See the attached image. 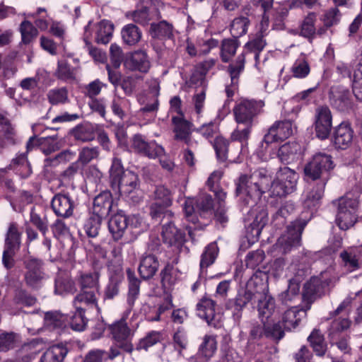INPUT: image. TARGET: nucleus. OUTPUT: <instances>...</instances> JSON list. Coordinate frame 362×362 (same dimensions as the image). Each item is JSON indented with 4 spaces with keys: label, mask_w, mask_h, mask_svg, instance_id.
<instances>
[{
    "label": "nucleus",
    "mask_w": 362,
    "mask_h": 362,
    "mask_svg": "<svg viewBox=\"0 0 362 362\" xmlns=\"http://www.w3.org/2000/svg\"><path fill=\"white\" fill-rule=\"evenodd\" d=\"M51 207L57 216L66 218L73 215L75 204L70 196L59 193L52 198Z\"/></svg>",
    "instance_id": "5701e85b"
},
{
    "label": "nucleus",
    "mask_w": 362,
    "mask_h": 362,
    "mask_svg": "<svg viewBox=\"0 0 362 362\" xmlns=\"http://www.w3.org/2000/svg\"><path fill=\"white\" fill-rule=\"evenodd\" d=\"M100 155L99 148L97 146H84L79 150L78 160L79 164L86 165L93 160L97 159Z\"/></svg>",
    "instance_id": "69168bd1"
},
{
    "label": "nucleus",
    "mask_w": 362,
    "mask_h": 362,
    "mask_svg": "<svg viewBox=\"0 0 362 362\" xmlns=\"http://www.w3.org/2000/svg\"><path fill=\"white\" fill-rule=\"evenodd\" d=\"M272 182V177L265 169H259L250 175L241 174L235 181V192L240 204L243 206L255 204Z\"/></svg>",
    "instance_id": "f257e3e1"
},
{
    "label": "nucleus",
    "mask_w": 362,
    "mask_h": 362,
    "mask_svg": "<svg viewBox=\"0 0 362 362\" xmlns=\"http://www.w3.org/2000/svg\"><path fill=\"white\" fill-rule=\"evenodd\" d=\"M132 148L134 151L149 158H155L164 154V148L155 142H148L144 136L137 134L132 139Z\"/></svg>",
    "instance_id": "f3484780"
},
{
    "label": "nucleus",
    "mask_w": 362,
    "mask_h": 362,
    "mask_svg": "<svg viewBox=\"0 0 362 362\" xmlns=\"http://www.w3.org/2000/svg\"><path fill=\"white\" fill-rule=\"evenodd\" d=\"M124 66L131 71L147 74L151 67V63L146 51L139 49L127 54Z\"/></svg>",
    "instance_id": "4468645a"
},
{
    "label": "nucleus",
    "mask_w": 362,
    "mask_h": 362,
    "mask_svg": "<svg viewBox=\"0 0 362 362\" xmlns=\"http://www.w3.org/2000/svg\"><path fill=\"white\" fill-rule=\"evenodd\" d=\"M103 264L98 259H94L92 262L93 272L82 273L78 279L80 289L99 291L100 271Z\"/></svg>",
    "instance_id": "412c9836"
},
{
    "label": "nucleus",
    "mask_w": 362,
    "mask_h": 362,
    "mask_svg": "<svg viewBox=\"0 0 362 362\" xmlns=\"http://www.w3.org/2000/svg\"><path fill=\"white\" fill-rule=\"evenodd\" d=\"M314 128L316 137L320 140L329 138L332 128V115L327 106L322 105L316 108Z\"/></svg>",
    "instance_id": "9b49d317"
},
{
    "label": "nucleus",
    "mask_w": 362,
    "mask_h": 362,
    "mask_svg": "<svg viewBox=\"0 0 362 362\" xmlns=\"http://www.w3.org/2000/svg\"><path fill=\"white\" fill-rule=\"evenodd\" d=\"M291 71L295 78H305L310 71V67L308 61L303 58L297 59L293 63Z\"/></svg>",
    "instance_id": "774afa93"
},
{
    "label": "nucleus",
    "mask_w": 362,
    "mask_h": 362,
    "mask_svg": "<svg viewBox=\"0 0 362 362\" xmlns=\"http://www.w3.org/2000/svg\"><path fill=\"white\" fill-rule=\"evenodd\" d=\"M299 150V146L295 142H288L282 145L278 151V156L282 162L289 163L294 159Z\"/></svg>",
    "instance_id": "0e129e2a"
},
{
    "label": "nucleus",
    "mask_w": 362,
    "mask_h": 362,
    "mask_svg": "<svg viewBox=\"0 0 362 362\" xmlns=\"http://www.w3.org/2000/svg\"><path fill=\"white\" fill-rule=\"evenodd\" d=\"M334 144L336 148L346 149L353 141L354 130L348 122H341L334 132Z\"/></svg>",
    "instance_id": "c756f323"
},
{
    "label": "nucleus",
    "mask_w": 362,
    "mask_h": 362,
    "mask_svg": "<svg viewBox=\"0 0 362 362\" xmlns=\"http://www.w3.org/2000/svg\"><path fill=\"white\" fill-rule=\"evenodd\" d=\"M153 202L170 207L173 204L171 191L163 185L156 186L153 192Z\"/></svg>",
    "instance_id": "bf43d9fd"
},
{
    "label": "nucleus",
    "mask_w": 362,
    "mask_h": 362,
    "mask_svg": "<svg viewBox=\"0 0 362 362\" xmlns=\"http://www.w3.org/2000/svg\"><path fill=\"white\" fill-rule=\"evenodd\" d=\"M268 279L267 272L258 269L247 281L245 288L254 294L257 300H260L268 294Z\"/></svg>",
    "instance_id": "aec40b11"
},
{
    "label": "nucleus",
    "mask_w": 362,
    "mask_h": 362,
    "mask_svg": "<svg viewBox=\"0 0 362 362\" xmlns=\"http://www.w3.org/2000/svg\"><path fill=\"white\" fill-rule=\"evenodd\" d=\"M253 126L241 124L237 126L230 134V139L232 143H237L242 145V149L247 144Z\"/></svg>",
    "instance_id": "37998d69"
},
{
    "label": "nucleus",
    "mask_w": 362,
    "mask_h": 362,
    "mask_svg": "<svg viewBox=\"0 0 362 362\" xmlns=\"http://www.w3.org/2000/svg\"><path fill=\"white\" fill-rule=\"evenodd\" d=\"M67 353L68 349L61 341L47 349L41 356L40 362H62Z\"/></svg>",
    "instance_id": "e433bc0d"
},
{
    "label": "nucleus",
    "mask_w": 362,
    "mask_h": 362,
    "mask_svg": "<svg viewBox=\"0 0 362 362\" xmlns=\"http://www.w3.org/2000/svg\"><path fill=\"white\" fill-rule=\"evenodd\" d=\"M108 331L113 339H127L133 335V330L129 327L124 319H121L110 325Z\"/></svg>",
    "instance_id": "a19ab883"
},
{
    "label": "nucleus",
    "mask_w": 362,
    "mask_h": 362,
    "mask_svg": "<svg viewBox=\"0 0 362 362\" xmlns=\"http://www.w3.org/2000/svg\"><path fill=\"white\" fill-rule=\"evenodd\" d=\"M127 276L129 281L128 301L133 304L139 293L141 281L130 268L127 269Z\"/></svg>",
    "instance_id": "5fc2aeb1"
},
{
    "label": "nucleus",
    "mask_w": 362,
    "mask_h": 362,
    "mask_svg": "<svg viewBox=\"0 0 362 362\" xmlns=\"http://www.w3.org/2000/svg\"><path fill=\"white\" fill-rule=\"evenodd\" d=\"M123 42L129 46L136 45L142 37L141 29L133 23L124 25L121 30Z\"/></svg>",
    "instance_id": "58836bf2"
},
{
    "label": "nucleus",
    "mask_w": 362,
    "mask_h": 362,
    "mask_svg": "<svg viewBox=\"0 0 362 362\" xmlns=\"http://www.w3.org/2000/svg\"><path fill=\"white\" fill-rule=\"evenodd\" d=\"M315 13L313 12L308 13L301 24L300 35L311 41L316 34V29L315 27Z\"/></svg>",
    "instance_id": "6e6d98bb"
},
{
    "label": "nucleus",
    "mask_w": 362,
    "mask_h": 362,
    "mask_svg": "<svg viewBox=\"0 0 362 362\" xmlns=\"http://www.w3.org/2000/svg\"><path fill=\"white\" fill-rule=\"evenodd\" d=\"M219 252L217 243L215 242L209 243L205 248L201 255L200 269H207L213 264L218 256Z\"/></svg>",
    "instance_id": "c03bdc74"
},
{
    "label": "nucleus",
    "mask_w": 362,
    "mask_h": 362,
    "mask_svg": "<svg viewBox=\"0 0 362 362\" xmlns=\"http://www.w3.org/2000/svg\"><path fill=\"white\" fill-rule=\"evenodd\" d=\"M267 45L264 34L257 33L250 39L244 46L245 52L239 54L235 62L230 63L227 71L230 78V84L226 87V93L228 98L233 96L235 91L238 90L239 77L244 71L245 64V54L247 52L253 53L256 62H259V54Z\"/></svg>",
    "instance_id": "f03ea898"
},
{
    "label": "nucleus",
    "mask_w": 362,
    "mask_h": 362,
    "mask_svg": "<svg viewBox=\"0 0 362 362\" xmlns=\"http://www.w3.org/2000/svg\"><path fill=\"white\" fill-rule=\"evenodd\" d=\"M240 41L236 38L223 39L220 47V57L223 63L231 61L235 55L238 48L240 47Z\"/></svg>",
    "instance_id": "4c0bfd02"
},
{
    "label": "nucleus",
    "mask_w": 362,
    "mask_h": 362,
    "mask_svg": "<svg viewBox=\"0 0 362 362\" xmlns=\"http://www.w3.org/2000/svg\"><path fill=\"white\" fill-rule=\"evenodd\" d=\"M174 28L173 24L166 21L151 23L149 34L153 39L165 40L173 37Z\"/></svg>",
    "instance_id": "72a5a7b5"
},
{
    "label": "nucleus",
    "mask_w": 362,
    "mask_h": 362,
    "mask_svg": "<svg viewBox=\"0 0 362 362\" xmlns=\"http://www.w3.org/2000/svg\"><path fill=\"white\" fill-rule=\"evenodd\" d=\"M276 177L286 185V188L287 187L293 192L298 178V175L295 170L288 167L281 168L277 172Z\"/></svg>",
    "instance_id": "49530a36"
},
{
    "label": "nucleus",
    "mask_w": 362,
    "mask_h": 362,
    "mask_svg": "<svg viewBox=\"0 0 362 362\" xmlns=\"http://www.w3.org/2000/svg\"><path fill=\"white\" fill-rule=\"evenodd\" d=\"M110 180L112 189L120 194L128 195L139 187L138 175L132 171L125 170L118 158L112 160Z\"/></svg>",
    "instance_id": "7ed1b4c3"
},
{
    "label": "nucleus",
    "mask_w": 362,
    "mask_h": 362,
    "mask_svg": "<svg viewBox=\"0 0 362 362\" xmlns=\"http://www.w3.org/2000/svg\"><path fill=\"white\" fill-rule=\"evenodd\" d=\"M109 271V281L103 291V298L105 300H112L119 293L120 286L124 279L122 268L120 265H107Z\"/></svg>",
    "instance_id": "6ab92c4d"
},
{
    "label": "nucleus",
    "mask_w": 362,
    "mask_h": 362,
    "mask_svg": "<svg viewBox=\"0 0 362 362\" xmlns=\"http://www.w3.org/2000/svg\"><path fill=\"white\" fill-rule=\"evenodd\" d=\"M129 224V217L120 211L112 216L108 222V229L115 241H119L124 235Z\"/></svg>",
    "instance_id": "c85d7f7f"
},
{
    "label": "nucleus",
    "mask_w": 362,
    "mask_h": 362,
    "mask_svg": "<svg viewBox=\"0 0 362 362\" xmlns=\"http://www.w3.org/2000/svg\"><path fill=\"white\" fill-rule=\"evenodd\" d=\"M159 268V262L153 254H144L140 259L138 268L139 275L144 280L152 279Z\"/></svg>",
    "instance_id": "bb28decb"
},
{
    "label": "nucleus",
    "mask_w": 362,
    "mask_h": 362,
    "mask_svg": "<svg viewBox=\"0 0 362 362\" xmlns=\"http://www.w3.org/2000/svg\"><path fill=\"white\" fill-rule=\"evenodd\" d=\"M329 101L332 107L341 112H349L354 107L351 93L348 88L343 86H338L331 88Z\"/></svg>",
    "instance_id": "f8f14e48"
},
{
    "label": "nucleus",
    "mask_w": 362,
    "mask_h": 362,
    "mask_svg": "<svg viewBox=\"0 0 362 362\" xmlns=\"http://www.w3.org/2000/svg\"><path fill=\"white\" fill-rule=\"evenodd\" d=\"M85 308L77 306L74 314L68 319L69 330L83 331L86 327L87 319L84 316Z\"/></svg>",
    "instance_id": "a18cd8bd"
},
{
    "label": "nucleus",
    "mask_w": 362,
    "mask_h": 362,
    "mask_svg": "<svg viewBox=\"0 0 362 362\" xmlns=\"http://www.w3.org/2000/svg\"><path fill=\"white\" fill-rule=\"evenodd\" d=\"M174 139L183 141L187 146L192 143V132L193 124L182 117H173Z\"/></svg>",
    "instance_id": "b1692460"
},
{
    "label": "nucleus",
    "mask_w": 362,
    "mask_h": 362,
    "mask_svg": "<svg viewBox=\"0 0 362 362\" xmlns=\"http://www.w3.org/2000/svg\"><path fill=\"white\" fill-rule=\"evenodd\" d=\"M217 159L221 162L235 160L242 152V145L232 143L222 136H217L211 142Z\"/></svg>",
    "instance_id": "9d476101"
},
{
    "label": "nucleus",
    "mask_w": 362,
    "mask_h": 362,
    "mask_svg": "<svg viewBox=\"0 0 362 362\" xmlns=\"http://www.w3.org/2000/svg\"><path fill=\"white\" fill-rule=\"evenodd\" d=\"M288 332L281 321L271 323L265 321L262 325L254 323L250 327V337L252 339L267 338L270 339H281Z\"/></svg>",
    "instance_id": "423d86ee"
},
{
    "label": "nucleus",
    "mask_w": 362,
    "mask_h": 362,
    "mask_svg": "<svg viewBox=\"0 0 362 362\" xmlns=\"http://www.w3.org/2000/svg\"><path fill=\"white\" fill-rule=\"evenodd\" d=\"M99 291L80 289V292L75 296L73 303L75 308L82 306L83 308H100L98 305V297L96 296Z\"/></svg>",
    "instance_id": "473e14b6"
},
{
    "label": "nucleus",
    "mask_w": 362,
    "mask_h": 362,
    "mask_svg": "<svg viewBox=\"0 0 362 362\" xmlns=\"http://www.w3.org/2000/svg\"><path fill=\"white\" fill-rule=\"evenodd\" d=\"M168 207L153 202L149 208V214L151 218L163 223H165L164 218H166L167 221L172 220L174 214L170 210L168 209Z\"/></svg>",
    "instance_id": "de8ad7c7"
},
{
    "label": "nucleus",
    "mask_w": 362,
    "mask_h": 362,
    "mask_svg": "<svg viewBox=\"0 0 362 362\" xmlns=\"http://www.w3.org/2000/svg\"><path fill=\"white\" fill-rule=\"evenodd\" d=\"M47 99L53 105L64 104L69 102L68 90L65 87L51 89L47 93Z\"/></svg>",
    "instance_id": "338daca9"
},
{
    "label": "nucleus",
    "mask_w": 362,
    "mask_h": 362,
    "mask_svg": "<svg viewBox=\"0 0 362 362\" xmlns=\"http://www.w3.org/2000/svg\"><path fill=\"white\" fill-rule=\"evenodd\" d=\"M323 293V286L317 278H311L303 286L302 298L306 310L310 308L311 304Z\"/></svg>",
    "instance_id": "393cba45"
},
{
    "label": "nucleus",
    "mask_w": 362,
    "mask_h": 362,
    "mask_svg": "<svg viewBox=\"0 0 362 362\" xmlns=\"http://www.w3.org/2000/svg\"><path fill=\"white\" fill-rule=\"evenodd\" d=\"M264 106V103L261 100H241L233 110L235 121L238 125L253 126L255 117L262 112Z\"/></svg>",
    "instance_id": "39448f33"
},
{
    "label": "nucleus",
    "mask_w": 362,
    "mask_h": 362,
    "mask_svg": "<svg viewBox=\"0 0 362 362\" xmlns=\"http://www.w3.org/2000/svg\"><path fill=\"white\" fill-rule=\"evenodd\" d=\"M250 22L247 17L239 16L235 18L232 21L230 28L233 37L238 39V37L246 34Z\"/></svg>",
    "instance_id": "13d9d810"
},
{
    "label": "nucleus",
    "mask_w": 362,
    "mask_h": 362,
    "mask_svg": "<svg viewBox=\"0 0 362 362\" xmlns=\"http://www.w3.org/2000/svg\"><path fill=\"white\" fill-rule=\"evenodd\" d=\"M112 204V193L109 190L103 191L94 198L93 213L105 218L110 214Z\"/></svg>",
    "instance_id": "a878e982"
},
{
    "label": "nucleus",
    "mask_w": 362,
    "mask_h": 362,
    "mask_svg": "<svg viewBox=\"0 0 362 362\" xmlns=\"http://www.w3.org/2000/svg\"><path fill=\"white\" fill-rule=\"evenodd\" d=\"M215 301L206 297H203L197 305L199 317L204 319L209 325H215Z\"/></svg>",
    "instance_id": "c9c22d12"
},
{
    "label": "nucleus",
    "mask_w": 362,
    "mask_h": 362,
    "mask_svg": "<svg viewBox=\"0 0 362 362\" xmlns=\"http://www.w3.org/2000/svg\"><path fill=\"white\" fill-rule=\"evenodd\" d=\"M293 134L292 122L285 119L275 122L268 129L264 135L262 146H267L272 143L283 141Z\"/></svg>",
    "instance_id": "2eb2a0df"
},
{
    "label": "nucleus",
    "mask_w": 362,
    "mask_h": 362,
    "mask_svg": "<svg viewBox=\"0 0 362 362\" xmlns=\"http://www.w3.org/2000/svg\"><path fill=\"white\" fill-rule=\"evenodd\" d=\"M300 285L295 281L290 280L288 289L279 295V300L285 305H290L299 297Z\"/></svg>",
    "instance_id": "603ef678"
},
{
    "label": "nucleus",
    "mask_w": 362,
    "mask_h": 362,
    "mask_svg": "<svg viewBox=\"0 0 362 362\" xmlns=\"http://www.w3.org/2000/svg\"><path fill=\"white\" fill-rule=\"evenodd\" d=\"M45 328L61 335L69 332L68 317L58 311H49L45 313Z\"/></svg>",
    "instance_id": "4be33fe9"
},
{
    "label": "nucleus",
    "mask_w": 362,
    "mask_h": 362,
    "mask_svg": "<svg viewBox=\"0 0 362 362\" xmlns=\"http://www.w3.org/2000/svg\"><path fill=\"white\" fill-rule=\"evenodd\" d=\"M42 214L43 209L40 205L32 206L30 209V218L28 224L30 223L35 226L43 236H45L48 231V221L46 216H42ZM25 230L28 241L30 242L37 238V231L31 228L29 225L26 226Z\"/></svg>",
    "instance_id": "ddd939ff"
},
{
    "label": "nucleus",
    "mask_w": 362,
    "mask_h": 362,
    "mask_svg": "<svg viewBox=\"0 0 362 362\" xmlns=\"http://www.w3.org/2000/svg\"><path fill=\"white\" fill-rule=\"evenodd\" d=\"M70 134L75 140L88 142L94 140L95 136V128L90 122H84L78 124L70 131Z\"/></svg>",
    "instance_id": "f704fd0d"
},
{
    "label": "nucleus",
    "mask_w": 362,
    "mask_h": 362,
    "mask_svg": "<svg viewBox=\"0 0 362 362\" xmlns=\"http://www.w3.org/2000/svg\"><path fill=\"white\" fill-rule=\"evenodd\" d=\"M307 310L306 308H300L298 306H292L284 312L281 322L288 332L295 329L301 320L306 317Z\"/></svg>",
    "instance_id": "7c9ffc66"
},
{
    "label": "nucleus",
    "mask_w": 362,
    "mask_h": 362,
    "mask_svg": "<svg viewBox=\"0 0 362 362\" xmlns=\"http://www.w3.org/2000/svg\"><path fill=\"white\" fill-rule=\"evenodd\" d=\"M268 220L266 209L259 206L252 207L244 218L247 233L253 238H259Z\"/></svg>",
    "instance_id": "6e6552de"
},
{
    "label": "nucleus",
    "mask_w": 362,
    "mask_h": 362,
    "mask_svg": "<svg viewBox=\"0 0 362 362\" xmlns=\"http://www.w3.org/2000/svg\"><path fill=\"white\" fill-rule=\"evenodd\" d=\"M105 218L100 217L98 215H92L86 221L84 224V230L86 235L90 238H95L99 234L103 220Z\"/></svg>",
    "instance_id": "e2e57ef3"
},
{
    "label": "nucleus",
    "mask_w": 362,
    "mask_h": 362,
    "mask_svg": "<svg viewBox=\"0 0 362 362\" xmlns=\"http://www.w3.org/2000/svg\"><path fill=\"white\" fill-rule=\"evenodd\" d=\"M327 182V178L324 181L320 182L315 187L310 191L303 202L305 209L315 211L320 205L321 199L324 195L325 187Z\"/></svg>",
    "instance_id": "2f4dec72"
},
{
    "label": "nucleus",
    "mask_w": 362,
    "mask_h": 362,
    "mask_svg": "<svg viewBox=\"0 0 362 362\" xmlns=\"http://www.w3.org/2000/svg\"><path fill=\"white\" fill-rule=\"evenodd\" d=\"M341 206V211H337L336 223L340 229L346 230L354 226L357 221L356 212L352 213L343 211L344 208Z\"/></svg>",
    "instance_id": "864d4df0"
},
{
    "label": "nucleus",
    "mask_w": 362,
    "mask_h": 362,
    "mask_svg": "<svg viewBox=\"0 0 362 362\" xmlns=\"http://www.w3.org/2000/svg\"><path fill=\"white\" fill-rule=\"evenodd\" d=\"M25 263L26 272L24 274V277L27 285L33 288H39L45 276L42 260L29 257Z\"/></svg>",
    "instance_id": "a211bd4d"
},
{
    "label": "nucleus",
    "mask_w": 362,
    "mask_h": 362,
    "mask_svg": "<svg viewBox=\"0 0 362 362\" xmlns=\"http://www.w3.org/2000/svg\"><path fill=\"white\" fill-rule=\"evenodd\" d=\"M173 271V265L167 263L160 272V282L165 293L168 292L176 282V276Z\"/></svg>",
    "instance_id": "3c124183"
},
{
    "label": "nucleus",
    "mask_w": 362,
    "mask_h": 362,
    "mask_svg": "<svg viewBox=\"0 0 362 362\" xmlns=\"http://www.w3.org/2000/svg\"><path fill=\"white\" fill-rule=\"evenodd\" d=\"M54 76L64 81H72L75 79V70L66 60H59Z\"/></svg>",
    "instance_id": "052dcab7"
},
{
    "label": "nucleus",
    "mask_w": 362,
    "mask_h": 362,
    "mask_svg": "<svg viewBox=\"0 0 362 362\" xmlns=\"http://www.w3.org/2000/svg\"><path fill=\"white\" fill-rule=\"evenodd\" d=\"M21 247V234L18 232L16 224L12 223L8 228L6 238L5 248L2 262L5 267L9 269L13 265V255Z\"/></svg>",
    "instance_id": "dca6fc26"
},
{
    "label": "nucleus",
    "mask_w": 362,
    "mask_h": 362,
    "mask_svg": "<svg viewBox=\"0 0 362 362\" xmlns=\"http://www.w3.org/2000/svg\"><path fill=\"white\" fill-rule=\"evenodd\" d=\"M197 208L203 216H212L214 214V199L210 194H201L196 202Z\"/></svg>",
    "instance_id": "4d7b16f0"
},
{
    "label": "nucleus",
    "mask_w": 362,
    "mask_h": 362,
    "mask_svg": "<svg viewBox=\"0 0 362 362\" xmlns=\"http://www.w3.org/2000/svg\"><path fill=\"white\" fill-rule=\"evenodd\" d=\"M259 317L262 322L267 321L275 311V300L268 294L265 297L257 300Z\"/></svg>",
    "instance_id": "ea45409f"
},
{
    "label": "nucleus",
    "mask_w": 362,
    "mask_h": 362,
    "mask_svg": "<svg viewBox=\"0 0 362 362\" xmlns=\"http://www.w3.org/2000/svg\"><path fill=\"white\" fill-rule=\"evenodd\" d=\"M333 203H337V211H341V207L344 206L343 211L354 213L357 212L358 207V197L351 192L346 193Z\"/></svg>",
    "instance_id": "09e8293b"
},
{
    "label": "nucleus",
    "mask_w": 362,
    "mask_h": 362,
    "mask_svg": "<svg viewBox=\"0 0 362 362\" xmlns=\"http://www.w3.org/2000/svg\"><path fill=\"white\" fill-rule=\"evenodd\" d=\"M76 287L73 280L67 275H59L55 279L54 293L59 295L73 293Z\"/></svg>",
    "instance_id": "8fccbe9b"
},
{
    "label": "nucleus",
    "mask_w": 362,
    "mask_h": 362,
    "mask_svg": "<svg viewBox=\"0 0 362 362\" xmlns=\"http://www.w3.org/2000/svg\"><path fill=\"white\" fill-rule=\"evenodd\" d=\"M257 301V298L254 294L249 291L246 288H242L238 290V293L233 299L229 300L227 303L228 308L233 309L237 312V318L241 317V311L249 303H255Z\"/></svg>",
    "instance_id": "cd10ccee"
},
{
    "label": "nucleus",
    "mask_w": 362,
    "mask_h": 362,
    "mask_svg": "<svg viewBox=\"0 0 362 362\" xmlns=\"http://www.w3.org/2000/svg\"><path fill=\"white\" fill-rule=\"evenodd\" d=\"M334 167L332 158L325 153H315L312 159L305 165L304 174L307 179L320 180V182L329 177V171Z\"/></svg>",
    "instance_id": "20e7f679"
},
{
    "label": "nucleus",
    "mask_w": 362,
    "mask_h": 362,
    "mask_svg": "<svg viewBox=\"0 0 362 362\" xmlns=\"http://www.w3.org/2000/svg\"><path fill=\"white\" fill-rule=\"evenodd\" d=\"M160 235L165 245L177 252H181L186 242V235L175 225L173 220L162 223Z\"/></svg>",
    "instance_id": "1a4fd4ad"
},
{
    "label": "nucleus",
    "mask_w": 362,
    "mask_h": 362,
    "mask_svg": "<svg viewBox=\"0 0 362 362\" xmlns=\"http://www.w3.org/2000/svg\"><path fill=\"white\" fill-rule=\"evenodd\" d=\"M343 265L347 268L349 272H354L361 267L358 258L353 249L343 250L340 253Z\"/></svg>",
    "instance_id": "680f3d73"
},
{
    "label": "nucleus",
    "mask_w": 362,
    "mask_h": 362,
    "mask_svg": "<svg viewBox=\"0 0 362 362\" xmlns=\"http://www.w3.org/2000/svg\"><path fill=\"white\" fill-rule=\"evenodd\" d=\"M113 30L114 25L110 21H100L97 25L95 42L98 44H107L112 37Z\"/></svg>",
    "instance_id": "79ce46f5"
},
{
    "label": "nucleus",
    "mask_w": 362,
    "mask_h": 362,
    "mask_svg": "<svg viewBox=\"0 0 362 362\" xmlns=\"http://www.w3.org/2000/svg\"><path fill=\"white\" fill-rule=\"evenodd\" d=\"M306 224L307 221L304 220H296L288 226L286 233L281 235L276 243L277 247L283 253L300 245L301 234Z\"/></svg>",
    "instance_id": "0eeeda50"
}]
</instances>
